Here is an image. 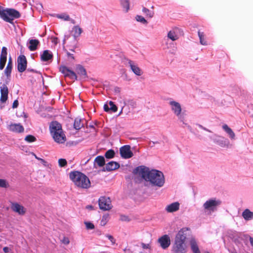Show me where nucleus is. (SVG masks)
Masks as SVG:
<instances>
[{
  "mask_svg": "<svg viewBox=\"0 0 253 253\" xmlns=\"http://www.w3.org/2000/svg\"><path fill=\"white\" fill-rule=\"evenodd\" d=\"M231 253H236L235 252H232Z\"/></svg>",
  "mask_w": 253,
  "mask_h": 253,
  "instance_id": "64",
  "label": "nucleus"
},
{
  "mask_svg": "<svg viewBox=\"0 0 253 253\" xmlns=\"http://www.w3.org/2000/svg\"><path fill=\"white\" fill-rule=\"evenodd\" d=\"M12 68V64H7V65L4 70L5 74L7 77L10 75L11 72Z\"/></svg>",
  "mask_w": 253,
  "mask_h": 253,
  "instance_id": "41",
  "label": "nucleus"
},
{
  "mask_svg": "<svg viewBox=\"0 0 253 253\" xmlns=\"http://www.w3.org/2000/svg\"><path fill=\"white\" fill-rule=\"evenodd\" d=\"M7 60V48L3 46L2 48L0 56V63H5Z\"/></svg>",
  "mask_w": 253,
  "mask_h": 253,
  "instance_id": "27",
  "label": "nucleus"
},
{
  "mask_svg": "<svg viewBox=\"0 0 253 253\" xmlns=\"http://www.w3.org/2000/svg\"><path fill=\"white\" fill-rule=\"evenodd\" d=\"M62 242L65 245H68L69 244L70 241L68 238L64 237L62 240Z\"/></svg>",
  "mask_w": 253,
  "mask_h": 253,
  "instance_id": "50",
  "label": "nucleus"
},
{
  "mask_svg": "<svg viewBox=\"0 0 253 253\" xmlns=\"http://www.w3.org/2000/svg\"><path fill=\"white\" fill-rule=\"evenodd\" d=\"M153 144H155V143H158V142H153Z\"/></svg>",
  "mask_w": 253,
  "mask_h": 253,
  "instance_id": "61",
  "label": "nucleus"
},
{
  "mask_svg": "<svg viewBox=\"0 0 253 253\" xmlns=\"http://www.w3.org/2000/svg\"><path fill=\"white\" fill-rule=\"evenodd\" d=\"M115 154L114 151L112 149H110L106 151L105 154V156L107 159H112L114 158Z\"/></svg>",
  "mask_w": 253,
  "mask_h": 253,
  "instance_id": "36",
  "label": "nucleus"
},
{
  "mask_svg": "<svg viewBox=\"0 0 253 253\" xmlns=\"http://www.w3.org/2000/svg\"><path fill=\"white\" fill-rule=\"evenodd\" d=\"M9 249L7 247H5L3 248V251L5 253H8L9 252Z\"/></svg>",
  "mask_w": 253,
  "mask_h": 253,
  "instance_id": "55",
  "label": "nucleus"
},
{
  "mask_svg": "<svg viewBox=\"0 0 253 253\" xmlns=\"http://www.w3.org/2000/svg\"><path fill=\"white\" fill-rule=\"evenodd\" d=\"M120 3L124 11L127 12L129 9V2L128 0H121Z\"/></svg>",
  "mask_w": 253,
  "mask_h": 253,
  "instance_id": "30",
  "label": "nucleus"
},
{
  "mask_svg": "<svg viewBox=\"0 0 253 253\" xmlns=\"http://www.w3.org/2000/svg\"><path fill=\"white\" fill-rule=\"evenodd\" d=\"M41 60L42 62H51L53 58L52 52L49 50H44L41 53Z\"/></svg>",
  "mask_w": 253,
  "mask_h": 253,
  "instance_id": "15",
  "label": "nucleus"
},
{
  "mask_svg": "<svg viewBox=\"0 0 253 253\" xmlns=\"http://www.w3.org/2000/svg\"><path fill=\"white\" fill-rule=\"evenodd\" d=\"M120 165L119 163L111 161L106 164L105 169L107 171H112L118 169Z\"/></svg>",
  "mask_w": 253,
  "mask_h": 253,
  "instance_id": "21",
  "label": "nucleus"
},
{
  "mask_svg": "<svg viewBox=\"0 0 253 253\" xmlns=\"http://www.w3.org/2000/svg\"><path fill=\"white\" fill-rule=\"evenodd\" d=\"M190 244L192 251L194 253H201L197 244V242L195 239H192L190 241Z\"/></svg>",
  "mask_w": 253,
  "mask_h": 253,
  "instance_id": "26",
  "label": "nucleus"
},
{
  "mask_svg": "<svg viewBox=\"0 0 253 253\" xmlns=\"http://www.w3.org/2000/svg\"><path fill=\"white\" fill-rule=\"evenodd\" d=\"M9 130L15 132H21L24 131L23 126L20 124H11L8 126Z\"/></svg>",
  "mask_w": 253,
  "mask_h": 253,
  "instance_id": "19",
  "label": "nucleus"
},
{
  "mask_svg": "<svg viewBox=\"0 0 253 253\" xmlns=\"http://www.w3.org/2000/svg\"><path fill=\"white\" fill-rule=\"evenodd\" d=\"M86 208L87 209H92L93 208V207L91 206H88L86 207Z\"/></svg>",
  "mask_w": 253,
  "mask_h": 253,
  "instance_id": "58",
  "label": "nucleus"
},
{
  "mask_svg": "<svg viewBox=\"0 0 253 253\" xmlns=\"http://www.w3.org/2000/svg\"><path fill=\"white\" fill-rule=\"evenodd\" d=\"M142 12L144 13V14H145V15L149 18H152L154 16V11L150 10L146 7H143L142 8Z\"/></svg>",
  "mask_w": 253,
  "mask_h": 253,
  "instance_id": "34",
  "label": "nucleus"
},
{
  "mask_svg": "<svg viewBox=\"0 0 253 253\" xmlns=\"http://www.w3.org/2000/svg\"><path fill=\"white\" fill-rule=\"evenodd\" d=\"M8 63H12V60L11 57L9 58Z\"/></svg>",
  "mask_w": 253,
  "mask_h": 253,
  "instance_id": "59",
  "label": "nucleus"
},
{
  "mask_svg": "<svg viewBox=\"0 0 253 253\" xmlns=\"http://www.w3.org/2000/svg\"><path fill=\"white\" fill-rule=\"evenodd\" d=\"M121 91V88L120 87H115L114 88V92L116 93H120Z\"/></svg>",
  "mask_w": 253,
  "mask_h": 253,
  "instance_id": "54",
  "label": "nucleus"
},
{
  "mask_svg": "<svg viewBox=\"0 0 253 253\" xmlns=\"http://www.w3.org/2000/svg\"><path fill=\"white\" fill-rule=\"evenodd\" d=\"M11 209L13 211L18 213L20 215H24L26 212V209L17 203H12Z\"/></svg>",
  "mask_w": 253,
  "mask_h": 253,
  "instance_id": "16",
  "label": "nucleus"
},
{
  "mask_svg": "<svg viewBox=\"0 0 253 253\" xmlns=\"http://www.w3.org/2000/svg\"><path fill=\"white\" fill-rule=\"evenodd\" d=\"M141 246L144 249H149L151 248L149 244H144L143 243H141Z\"/></svg>",
  "mask_w": 253,
  "mask_h": 253,
  "instance_id": "51",
  "label": "nucleus"
},
{
  "mask_svg": "<svg viewBox=\"0 0 253 253\" xmlns=\"http://www.w3.org/2000/svg\"><path fill=\"white\" fill-rule=\"evenodd\" d=\"M160 247L164 250L168 249L170 245V239L168 235H164L158 240Z\"/></svg>",
  "mask_w": 253,
  "mask_h": 253,
  "instance_id": "11",
  "label": "nucleus"
},
{
  "mask_svg": "<svg viewBox=\"0 0 253 253\" xmlns=\"http://www.w3.org/2000/svg\"><path fill=\"white\" fill-rule=\"evenodd\" d=\"M99 206L101 210L108 211L112 208L111 201L109 197H101L98 200Z\"/></svg>",
  "mask_w": 253,
  "mask_h": 253,
  "instance_id": "9",
  "label": "nucleus"
},
{
  "mask_svg": "<svg viewBox=\"0 0 253 253\" xmlns=\"http://www.w3.org/2000/svg\"><path fill=\"white\" fill-rule=\"evenodd\" d=\"M66 55H67V59L68 61H69L70 62H73L75 61V58L73 56V54H71V53H69L68 52H67Z\"/></svg>",
  "mask_w": 253,
  "mask_h": 253,
  "instance_id": "44",
  "label": "nucleus"
},
{
  "mask_svg": "<svg viewBox=\"0 0 253 253\" xmlns=\"http://www.w3.org/2000/svg\"><path fill=\"white\" fill-rule=\"evenodd\" d=\"M73 36L75 38L79 37L82 33V29L79 26H75L73 28Z\"/></svg>",
  "mask_w": 253,
  "mask_h": 253,
  "instance_id": "31",
  "label": "nucleus"
},
{
  "mask_svg": "<svg viewBox=\"0 0 253 253\" xmlns=\"http://www.w3.org/2000/svg\"><path fill=\"white\" fill-rule=\"evenodd\" d=\"M70 38V35L65 36L64 38L63 39V44L65 43L66 40H68Z\"/></svg>",
  "mask_w": 253,
  "mask_h": 253,
  "instance_id": "56",
  "label": "nucleus"
},
{
  "mask_svg": "<svg viewBox=\"0 0 253 253\" xmlns=\"http://www.w3.org/2000/svg\"><path fill=\"white\" fill-rule=\"evenodd\" d=\"M187 228H183L176 234L171 248V253H186L187 246L185 243Z\"/></svg>",
  "mask_w": 253,
  "mask_h": 253,
  "instance_id": "2",
  "label": "nucleus"
},
{
  "mask_svg": "<svg viewBox=\"0 0 253 253\" xmlns=\"http://www.w3.org/2000/svg\"><path fill=\"white\" fill-rule=\"evenodd\" d=\"M131 71L137 76H141L143 74V71L137 65V64H130Z\"/></svg>",
  "mask_w": 253,
  "mask_h": 253,
  "instance_id": "24",
  "label": "nucleus"
},
{
  "mask_svg": "<svg viewBox=\"0 0 253 253\" xmlns=\"http://www.w3.org/2000/svg\"><path fill=\"white\" fill-rule=\"evenodd\" d=\"M104 109L106 112L111 111L112 112H116L117 111V107L114 104L113 102L110 101L109 102V105L107 104H104Z\"/></svg>",
  "mask_w": 253,
  "mask_h": 253,
  "instance_id": "20",
  "label": "nucleus"
},
{
  "mask_svg": "<svg viewBox=\"0 0 253 253\" xmlns=\"http://www.w3.org/2000/svg\"><path fill=\"white\" fill-rule=\"evenodd\" d=\"M172 113L177 117L178 120L184 125L187 126V124L184 122V117L182 115V107L181 104L174 100H170L169 103Z\"/></svg>",
  "mask_w": 253,
  "mask_h": 253,
  "instance_id": "6",
  "label": "nucleus"
},
{
  "mask_svg": "<svg viewBox=\"0 0 253 253\" xmlns=\"http://www.w3.org/2000/svg\"><path fill=\"white\" fill-rule=\"evenodd\" d=\"M182 35L183 31L181 29L175 27L168 32L167 37L168 39L171 40L172 41H175Z\"/></svg>",
  "mask_w": 253,
  "mask_h": 253,
  "instance_id": "10",
  "label": "nucleus"
},
{
  "mask_svg": "<svg viewBox=\"0 0 253 253\" xmlns=\"http://www.w3.org/2000/svg\"><path fill=\"white\" fill-rule=\"evenodd\" d=\"M124 107L122 108V110H121V112L120 113V114L123 111V109Z\"/></svg>",
  "mask_w": 253,
  "mask_h": 253,
  "instance_id": "62",
  "label": "nucleus"
},
{
  "mask_svg": "<svg viewBox=\"0 0 253 253\" xmlns=\"http://www.w3.org/2000/svg\"><path fill=\"white\" fill-rule=\"evenodd\" d=\"M27 64H18V70L20 72H22L26 69Z\"/></svg>",
  "mask_w": 253,
  "mask_h": 253,
  "instance_id": "46",
  "label": "nucleus"
},
{
  "mask_svg": "<svg viewBox=\"0 0 253 253\" xmlns=\"http://www.w3.org/2000/svg\"><path fill=\"white\" fill-rule=\"evenodd\" d=\"M30 71H32V72H34V70L33 69H31V70H30Z\"/></svg>",
  "mask_w": 253,
  "mask_h": 253,
  "instance_id": "63",
  "label": "nucleus"
},
{
  "mask_svg": "<svg viewBox=\"0 0 253 253\" xmlns=\"http://www.w3.org/2000/svg\"><path fill=\"white\" fill-rule=\"evenodd\" d=\"M106 237L111 242L112 244H114L115 243V240L112 236L106 235Z\"/></svg>",
  "mask_w": 253,
  "mask_h": 253,
  "instance_id": "49",
  "label": "nucleus"
},
{
  "mask_svg": "<svg viewBox=\"0 0 253 253\" xmlns=\"http://www.w3.org/2000/svg\"><path fill=\"white\" fill-rule=\"evenodd\" d=\"M221 204V200L216 198H212L208 199L204 203L203 208L205 213L211 214L217 210Z\"/></svg>",
  "mask_w": 253,
  "mask_h": 253,
  "instance_id": "5",
  "label": "nucleus"
},
{
  "mask_svg": "<svg viewBox=\"0 0 253 253\" xmlns=\"http://www.w3.org/2000/svg\"><path fill=\"white\" fill-rule=\"evenodd\" d=\"M9 186L8 183L5 179H0V187L7 188Z\"/></svg>",
  "mask_w": 253,
  "mask_h": 253,
  "instance_id": "42",
  "label": "nucleus"
},
{
  "mask_svg": "<svg viewBox=\"0 0 253 253\" xmlns=\"http://www.w3.org/2000/svg\"><path fill=\"white\" fill-rule=\"evenodd\" d=\"M135 170L142 178L152 186L161 187L164 185L165 180L162 172L156 169L150 170L145 166L137 167Z\"/></svg>",
  "mask_w": 253,
  "mask_h": 253,
  "instance_id": "1",
  "label": "nucleus"
},
{
  "mask_svg": "<svg viewBox=\"0 0 253 253\" xmlns=\"http://www.w3.org/2000/svg\"><path fill=\"white\" fill-rule=\"evenodd\" d=\"M5 64H0V70H2Z\"/></svg>",
  "mask_w": 253,
  "mask_h": 253,
  "instance_id": "57",
  "label": "nucleus"
},
{
  "mask_svg": "<svg viewBox=\"0 0 253 253\" xmlns=\"http://www.w3.org/2000/svg\"><path fill=\"white\" fill-rule=\"evenodd\" d=\"M120 153L121 157L124 159H129L133 156L130 146L127 145L121 147L120 149Z\"/></svg>",
  "mask_w": 253,
  "mask_h": 253,
  "instance_id": "12",
  "label": "nucleus"
},
{
  "mask_svg": "<svg viewBox=\"0 0 253 253\" xmlns=\"http://www.w3.org/2000/svg\"><path fill=\"white\" fill-rule=\"evenodd\" d=\"M117 59L116 60L117 62H122L124 63H131V61L127 59L124 54H120L119 56L117 57Z\"/></svg>",
  "mask_w": 253,
  "mask_h": 253,
  "instance_id": "29",
  "label": "nucleus"
},
{
  "mask_svg": "<svg viewBox=\"0 0 253 253\" xmlns=\"http://www.w3.org/2000/svg\"><path fill=\"white\" fill-rule=\"evenodd\" d=\"M61 125L57 121H53L49 125V130L52 136L55 134V133L61 132Z\"/></svg>",
  "mask_w": 253,
  "mask_h": 253,
  "instance_id": "14",
  "label": "nucleus"
},
{
  "mask_svg": "<svg viewBox=\"0 0 253 253\" xmlns=\"http://www.w3.org/2000/svg\"><path fill=\"white\" fill-rule=\"evenodd\" d=\"M56 134L52 136V137L54 141L59 143H63L66 141V136L63 131L61 130V132H58L57 133H55Z\"/></svg>",
  "mask_w": 253,
  "mask_h": 253,
  "instance_id": "17",
  "label": "nucleus"
},
{
  "mask_svg": "<svg viewBox=\"0 0 253 253\" xmlns=\"http://www.w3.org/2000/svg\"><path fill=\"white\" fill-rule=\"evenodd\" d=\"M29 45L28 48L31 51H35L37 49V46L40 43V42L38 40H30L29 41Z\"/></svg>",
  "mask_w": 253,
  "mask_h": 253,
  "instance_id": "25",
  "label": "nucleus"
},
{
  "mask_svg": "<svg viewBox=\"0 0 253 253\" xmlns=\"http://www.w3.org/2000/svg\"><path fill=\"white\" fill-rule=\"evenodd\" d=\"M18 102L17 100H16L13 103L12 107L13 108H16L18 107Z\"/></svg>",
  "mask_w": 253,
  "mask_h": 253,
  "instance_id": "53",
  "label": "nucleus"
},
{
  "mask_svg": "<svg viewBox=\"0 0 253 253\" xmlns=\"http://www.w3.org/2000/svg\"><path fill=\"white\" fill-rule=\"evenodd\" d=\"M198 34L200 39V42L201 44L202 45H207V42L204 39V33L199 31Z\"/></svg>",
  "mask_w": 253,
  "mask_h": 253,
  "instance_id": "35",
  "label": "nucleus"
},
{
  "mask_svg": "<svg viewBox=\"0 0 253 253\" xmlns=\"http://www.w3.org/2000/svg\"><path fill=\"white\" fill-rule=\"evenodd\" d=\"M17 63H27L26 58L24 55H20L17 58Z\"/></svg>",
  "mask_w": 253,
  "mask_h": 253,
  "instance_id": "40",
  "label": "nucleus"
},
{
  "mask_svg": "<svg viewBox=\"0 0 253 253\" xmlns=\"http://www.w3.org/2000/svg\"><path fill=\"white\" fill-rule=\"evenodd\" d=\"M179 203L178 202H176L167 206L165 208V210L168 212H173L177 211L179 209Z\"/></svg>",
  "mask_w": 253,
  "mask_h": 253,
  "instance_id": "18",
  "label": "nucleus"
},
{
  "mask_svg": "<svg viewBox=\"0 0 253 253\" xmlns=\"http://www.w3.org/2000/svg\"><path fill=\"white\" fill-rule=\"evenodd\" d=\"M197 126H198L199 128H201V129H203V130H205V131H208V132H212L211 130H210V129H208V128H206L205 127L203 126H202L201 125L198 124V125H197Z\"/></svg>",
  "mask_w": 253,
  "mask_h": 253,
  "instance_id": "52",
  "label": "nucleus"
},
{
  "mask_svg": "<svg viewBox=\"0 0 253 253\" xmlns=\"http://www.w3.org/2000/svg\"><path fill=\"white\" fill-rule=\"evenodd\" d=\"M84 126L82 121L80 119L76 118L74 121V126L76 129H80Z\"/></svg>",
  "mask_w": 253,
  "mask_h": 253,
  "instance_id": "33",
  "label": "nucleus"
},
{
  "mask_svg": "<svg viewBox=\"0 0 253 253\" xmlns=\"http://www.w3.org/2000/svg\"><path fill=\"white\" fill-rule=\"evenodd\" d=\"M71 22H72L73 24H75V20H73V19H72V20H71Z\"/></svg>",
  "mask_w": 253,
  "mask_h": 253,
  "instance_id": "60",
  "label": "nucleus"
},
{
  "mask_svg": "<svg viewBox=\"0 0 253 253\" xmlns=\"http://www.w3.org/2000/svg\"><path fill=\"white\" fill-rule=\"evenodd\" d=\"M25 140L28 142H32L36 140V138L33 135H28L25 137Z\"/></svg>",
  "mask_w": 253,
  "mask_h": 253,
  "instance_id": "45",
  "label": "nucleus"
},
{
  "mask_svg": "<svg viewBox=\"0 0 253 253\" xmlns=\"http://www.w3.org/2000/svg\"><path fill=\"white\" fill-rule=\"evenodd\" d=\"M0 94L7 95H8V88L7 86L3 84L0 86Z\"/></svg>",
  "mask_w": 253,
  "mask_h": 253,
  "instance_id": "37",
  "label": "nucleus"
},
{
  "mask_svg": "<svg viewBox=\"0 0 253 253\" xmlns=\"http://www.w3.org/2000/svg\"><path fill=\"white\" fill-rule=\"evenodd\" d=\"M58 163H59V165L60 167H64L65 166H66L67 165V161L65 159H60L58 160Z\"/></svg>",
  "mask_w": 253,
  "mask_h": 253,
  "instance_id": "47",
  "label": "nucleus"
},
{
  "mask_svg": "<svg viewBox=\"0 0 253 253\" xmlns=\"http://www.w3.org/2000/svg\"><path fill=\"white\" fill-rule=\"evenodd\" d=\"M0 16L5 21L12 23L14 19L20 17V14L19 11L14 9H4L0 6Z\"/></svg>",
  "mask_w": 253,
  "mask_h": 253,
  "instance_id": "4",
  "label": "nucleus"
},
{
  "mask_svg": "<svg viewBox=\"0 0 253 253\" xmlns=\"http://www.w3.org/2000/svg\"><path fill=\"white\" fill-rule=\"evenodd\" d=\"M76 72L79 74L82 79H85L87 77L86 72L85 69L79 64L76 69Z\"/></svg>",
  "mask_w": 253,
  "mask_h": 253,
  "instance_id": "23",
  "label": "nucleus"
},
{
  "mask_svg": "<svg viewBox=\"0 0 253 253\" xmlns=\"http://www.w3.org/2000/svg\"><path fill=\"white\" fill-rule=\"evenodd\" d=\"M135 19L137 21L143 24H147V21L141 15H136L135 17Z\"/></svg>",
  "mask_w": 253,
  "mask_h": 253,
  "instance_id": "38",
  "label": "nucleus"
},
{
  "mask_svg": "<svg viewBox=\"0 0 253 253\" xmlns=\"http://www.w3.org/2000/svg\"><path fill=\"white\" fill-rule=\"evenodd\" d=\"M223 130L228 134L231 139H234L235 134L233 131L226 124L222 126Z\"/></svg>",
  "mask_w": 253,
  "mask_h": 253,
  "instance_id": "28",
  "label": "nucleus"
},
{
  "mask_svg": "<svg viewBox=\"0 0 253 253\" xmlns=\"http://www.w3.org/2000/svg\"><path fill=\"white\" fill-rule=\"evenodd\" d=\"M229 236L236 244L240 243L238 238L242 239H249L251 245L253 247V238L248 235L243 234L242 233H239L236 231H231V233Z\"/></svg>",
  "mask_w": 253,
  "mask_h": 253,
  "instance_id": "8",
  "label": "nucleus"
},
{
  "mask_svg": "<svg viewBox=\"0 0 253 253\" xmlns=\"http://www.w3.org/2000/svg\"><path fill=\"white\" fill-rule=\"evenodd\" d=\"M210 139L216 144L218 145L221 147L228 148L230 145L229 140L220 135L216 134L213 133L212 135L209 136Z\"/></svg>",
  "mask_w": 253,
  "mask_h": 253,
  "instance_id": "7",
  "label": "nucleus"
},
{
  "mask_svg": "<svg viewBox=\"0 0 253 253\" xmlns=\"http://www.w3.org/2000/svg\"><path fill=\"white\" fill-rule=\"evenodd\" d=\"M7 95L1 94L0 98V108L2 109L3 107L2 103H4L7 99Z\"/></svg>",
  "mask_w": 253,
  "mask_h": 253,
  "instance_id": "39",
  "label": "nucleus"
},
{
  "mask_svg": "<svg viewBox=\"0 0 253 253\" xmlns=\"http://www.w3.org/2000/svg\"><path fill=\"white\" fill-rule=\"evenodd\" d=\"M94 162L98 165V166L101 167L105 164V159L102 156H97L94 160Z\"/></svg>",
  "mask_w": 253,
  "mask_h": 253,
  "instance_id": "32",
  "label": "nucleus"
},
{
  "mask_svg": "<svg viewBox=\"0 0 253 253\" xmlns=\"http://www.w3.org/2000/svg\"><path fill=\"white\" fill-rule=\"evenodd\" d=\"M84 223L87 229H93L94 228V225L91 222H85Z\"/></svg>",
  "mask_w": 253,
  "mask_h": 253,
  "instance_id": "48",
  "label": "nucleus"
},
{
  "mask_svg": "<svg viewBox=\"0 0 253 253\" xmlns=\"http://www.w3.org/2000/svg\"><path fill=\"white\" fill-rule=\"evenodd\" d=\"M57 17L60 19H64L65 21H69L70 20L69 16L66 14L57 15Z\"/></svg>",
  "mask_w": 253,
  "mask_h": 253,
  "instance_id": "43",
  "label": "nucleus"
},
{
  "mask_svg": "<svg viewBox=\"0 0 253 253\" xmlns=\"http://www.w3.org/2000/svg\"><path fill=\"white\" fill-rule=\"evenodd\" d=\"M69 176L74 184L79 187L87 189L90 186L89 178L80 171H71L69 174Z\"/></svg>",
  "mask_w": 253,
  "mask_h": 253,
  "instance_id": "3",
  "label": "nucleus"
},
{
  "mask_svg": "<svg viewBox=\"0 0 253 253\" xmlns=\"http://www.w3.org/2000/svg\"><path fill=\"white\" fill-rule=\"evenodd\" d=\"M60 71L64 74L65 77H68L72 80H77L76 74L73 71L67 68L65 66H61L60 67Z\"/></svg>",
  "mask_w": 253,
  "mask_h": 253,
  "instance_id": "13",
  "label": "nucleus"
},
{
  "mask_svg": "<svg viewBox=\"0 0 253 253\" xmlns=\"http://www.w3.org/2000/svg\"><path fill=\"white\" fill-rule=\"evenodd\" d=\"M242 216L245 220L249 221L253 219V212L249 209H245L242 213Z\"/></svg>",
  "mask_w": 253,
  "mask_h": 253,
  "instance_id": "22",
  "label": "nucleus"
}]
</instances>
